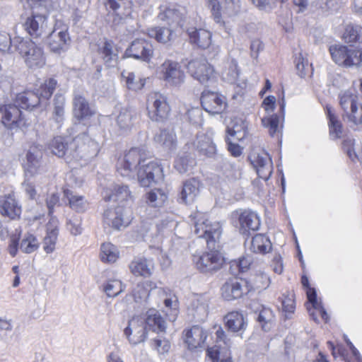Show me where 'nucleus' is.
Wrapping results in <instances>:
<instances>
[{"label": "nucleus", "instance_id": "f257e3e1", "mask_svg": "<svg viewBox=\"0 0 362 362\" xmlns=\"http://www.w3.org/2000/svg\"><path fill=\"white\" fill-rule=\"evenodd\" d=\"M57 86V81L54 78L46 79L42 84L34 90H25L17 95L16 103L19 108L32 110L41 105L46 106Z\"/></svg>", "mask_w": 362, "mask_h": 362}, {"label": "nucleus", "instance_id": "f03ea898", "mask_svg": "<svg viewBox=\"0 0 362 362\" xmlns=\"http://www.w3.org/2000/svg\"><path fill=\"white\" fill-rule=\"evenodd\" d=\"M9 47H13L22 57L26 66L33 70L42 68L45 65V57L42 47L28 38L19 36L11 38Z\"/></svg>", "mask_w": 362, "mask_h": 362}, {"label": "nucleus", "instance_id": "7ed1b4c3", "mask_svg": "<svg viewBox=\"0 0 362 362\" xmlns=\"http://www.w3.org/2000/svg\"><path fill=\"white\" fill-rule=\"evenodd\" d=\"M187 69L189 74L205 87H216L218 81V74L206 59H196L190 61Z\"/></svg>", "mask_w": 362, "mask_h": 362}, {"label": "nucleus", "instance_id": "20e7f679", "mask_svg": "<svg viewBox=\"0 0 362 362\" xmlns=\"http://www.w3.org/2000/svg\"><path fill=\"white\" fill-rule=\"evenodd\" d=\"M339 105L344 111L343 118L354 124L362 122V105L358 103V97L354 89L341 91L339 95Z\"/></svg>", "mask_w": 362, "mask_h": 362}, {"label": "nucleus", "instance_id": "39448f33", "mask_svg": "<svg viewBox=\"0 0 362 362\" xmlns=\"http://www.w3.org/2000/svg\"><path fill=\"white\" fill-rule=\"evenodd\" d=\"M146 153L140 148H132L117 163V173L122 177H134L137 167L146 162Z\"/></svg>", "mask_w": 362, "mask_h": 362}, {"label": "nucleus", "instance_id": "423d86ee", "mask_svg": "<svg viewBox=\"0 0 362 362\" xmlns=\"http://www.w3.org/2000/svg\"><path fill=\"white\" fill-rule=\"evenodd\" d=\"M79 137L74 139L69 144L65 142L63 137H54L49 144V149L51 152L58 157H64L67 163L72 161H78L81 159L83 156L81 155V150L78 146Z\"/></svg>", "mask_w": 362, "mask_h": 362}, {"label": "nucleus", "instance_id": "0eeeda50", "mask_svg": "<svg viewBox=\"0 0 362 362\" xmlns=\"http://www.w3.org/2000/svg\"><path fill=\"white\" fill-rule=\"evenodd\" d=\"M329 50L333 61L339 66H362L361 48L354 49L346 45H334L330 46Z\"/></svg>", "mask_w": 362, "mask_h": 362}, {"label": "nucleus", "instance_id": "6e6552de", "mask_svg": "<svg viewBox=\"0 0 362 362\" xmlns=\"http://www.w3.org/2000/svg\"><path fill=\"white\" fill-rule=\"evenodd\" d=\"M216 344L207 349V355L213 362H233L230 348L231 339L221 327L215 332Z\"/></svg>", "mask_w": 362, "mask_h": 362}, {"label": "nucleus", "instance_id": "1a4fd4ad", "mask_svg": "<svg viewBox=\"0 0 362 362\" xmlns=\"http://www.w3.org/2000/svg\"><path fill=\"white\" fill-rule=\"evenodd\" d=\"M146 109L148 117L155 122L165 121L170 111L166 98L159 93H152L148 95Z\"/></svg>", "mask_w": 362, "mask_h": 362}, {"label": "nucleus", "instance_id": "9d476101", "mask_svg": "<svg viewBox=\"0 0 362 362\" xmlns=\"http://www.w3.org/2000/svg\"><path fill=\"white\" fill-rule=\"evenodd\" d=\"M194 218H198L194 222V233L198 238H203L206 240L209 247L219 239L221 230L218 223H211L202 214L197 213Z\"/></svg>", "mask_w": 362, "mask_h": 362}, {"label": "nucleus", "instance_id": "9b49d317", "mask_svg": "<svg viewBox=\"0 0 362 362\" xmlns=\"http://www.w3.org/2000/svg\"><path fill=\"white\" fill-rule=\"evenodd\" d=\"M193 262L199 272L212 274L222 267L224 258L218 250H211L201 255H194Z\"/></svg>", "mask_w": 362, "mask_h": 362}, {"label": "nucleus", "instance_id": "f8f14e48", "mask_svg": "<svg viewBox=\"0 0 362 362\" xmlns=\"http://www.w3.org/2000/svg\"><path fill=\"white\" fill-rule=\"evenodd\" d=\"M137 177L141 186L144 187H149L152 183H158L163 180V167L158 160L146 161L138 169Z\"/></svg>", "mask_w": 362, "mask_h": 362}, {"label": "nucleus", "instance_id": "ddd939ff", "mask_svg": "<svg viewBox=\"0 0 362 362\" xmlns=\"http://www.w3.org/2000/svg\"><path fill=\"white\" fill-rule=\"evenodd\" d=\"M160 74L165 84L170 87H180L185 80V74L175 62L165 60L160 66Z\"/></svg>", "mask_w": 362, "mask_h": 362}, {"label": "nucleus", "instance_id": "4468645a", "mask_svg": "<svg viewBox=\"0 0 362 362\" xmlns=\"http://www.w3.org/2000/svg\"><path fill=\"white\" fill-rule=\"evenodd\" d=\"M132 218L131 211L123 206L108 209L103 214L104 222L117 230L126 228L130 223Z\"/></svg>", "mask_w": 362, "mask_h": 362}, {"label": "nucleus", "instance_id": "2eb2a0df", "mask_svg": "<svg viewBox=\"0 0 362 362\" xmlns=\"http://www.w3.org/2000/svg\"><path fill=\"white\" fill-rule=\"evenodd\" d=\"M71 42L68 28L66 25L62 28L55 27L48 37V46L50 51L57 54L66 52L70 47Z\"/></svg>", "mask_w": 362, "mask_h": 362}, {"label": "nucleus", "instance_id": "dca6fc26", "mask_svg": "<svg viewBox=\"0 0 362 362\" xmlns=\"http://www.w3.org/2000/svg\"><path fill=\"white\" fill-rule=\"evenodd\" d=\"M211 12L214 21L221 25L223 24L221 11L228 17L237 16L241 10L240 0H224L219 4L217 0L211 1Z\"/></svg>", "mask_w": 362, "mask_h": 362}, {"label": "nucleus", "instance_id": "f3484780", "mask_svg": "<svg viewBox=\"0 0 362 362\" xmlns=\"http://www.w3.org/2000/svg\"><path fill=\"white\" fill-rule=\"evenodd\" d=\"M124 334L131 344L137 345L145 341L147 335L144 317L136 315L132 317Z\"/></svg>", "mask_w": 362, "mask_h": 362}, {"label": "nucleus", "instance_id": "a211bd4d", "mask_svg": "<svg viewBox=\"0 0 362 362\" xmlns=\"http://www.w3.org/2000/svg\"><path fill=\"white\" fill-rule=\"evenodd\" d=\"M0 119L5 127L13 129L25 124L21 110L16 104H8L0 107Z\"/></svg>", "mask_w": 362, "mask_h": 362}, {"label": "nucleus", "instance_id": "6ab92c4d", "mask_svg": "<svg viewBox=\"0 0 362 362\" xmlns=\"http://www.w3.org/2000/svg\"><path fill=\"white\" fill-rule=\"evenodd\" d=\"M248 158L258 177L265 181L268 180L273 172V163L269 154L265 151L252 153Z\"/></svg>", "mask_w": 362, "mask_h": 362}, {"label": "nucleus", "instance_id": "aec40b11", "mask_svg": "<svg viewBox=\"0 0 362 362\" xmlns=\"http://www.w3.org/2000/svg\"><path fill=\"white\" fill-rule=\"evenodd\" d=\"M201 104L205 111L212 115L221 114L226 106L223 95L207 89L202 93Z\"/></svg>", "mask_w": 362, "mask_h": 362}, {"label": "nucleus", "instance_id": "412c9836", "mask_svg": "<svg viewBox=\"0 0 362 362\" xmlns=\"http://www.w3.org/2000/svg\"><path fill=\"white\" fill-rule=\"evenodd\" d=\"M153 54L152 45L144 39L134 40L124 52V56L148 62Z\"/></svg>", "mask_w": 362, "mask_h": 362}, {"label": "nucleus", "instance_id": "4be33fe9", "mask_svg": "<svg viewBox=\"0 0 362 362\" xmlns=\"http://www.w3.org/2000/svg\"><path fill=\"white\" fill-rule=\"evenodd\" d=\"M251 288L245 280L232 279L222 286L221 293L225 300H232L247 294Z\"/></svg>", "mask_w": 362, "mask_h": 362}, {"label": "nucleus", "instance_id": "5701e85b", "mask_svg": "<svg viewBox=\"0 0 362 362\" xmlns=\"http://www.w3.org/2000/svg\"><path fill=\"white\" fill-rule=\"evenodd\" d=\"M193 145L200 156L215 158L217 154L216 146L214 143L213 134L211 132L197 134Z\"/></svg>", "mask_w": 362, "mask_h": 362}, {"label": "nucleus", "instance_id": "b1692460", "mask_svg": "<svg viewBox=\"0 0 362 362\" xmlns=\"http://www.w3.org/2000/svg\"><path fill=\"white\" fill-rule=\"evenodd\" d=\"M21 206L13 192L0 196V214L10 219L19 218L21 214Z\"/></svg>", "mask_w": 362, "mask_h": 362}, {"label": "nucleus", "instance_id": "393cba45", "mask_svg": "<svg viewBox=\"0 0 362 362\" xmlns=\"http://www.w3.org/2000/svg\"><path fill=\"white\" fill-rule=\"evenodd\" d=\"M200 182L195 178L186 180L179 194L178 202L186 205L194 203L199 194Z\"/></svg>", "mask_w": 362, "mask_h": 362}, {"label": "nucleus", "instance_id": "a878e982", "mask_svg": "<svg viewBox=\"0 0 362 362\" xmlns=\"http://www.w3.org/2000/svg\"><path fill=\"white\" fill-rule=\"evenodd\" d=\"M104 4L109 13L120 19L130 16L134 5L132 0H106Z\"/></svg>", "mask_w": 362, "mask_h": 362}, {"label": "nucleus", "instance_id": "bb28decb", "mask_svg": "<svg viewBox=\"0 0 362 362\" xmlns=\"http://www.w3.org/2000/svg\"><path fill=\"white\" fill-rule=\"evenodd\" d=\"M240 232L243 235L249 233L250 230H257L260 226L258 215L251 211H244L239 216Z\"/></svg>", "mask_w": 362, "mask_h": 362}, {"label": "nucleus", "instance_id": "cd10ccee", "mask_svg": "<svg viewBox=\"0 0 362 362\" xmlns=\"http://www.w3.org/2000/svg\"><path fill=\"white\" fill-rule=\"evenodd\" d=\"M73 106L74 115L78 120L89 118L95 113L86 99L79 93L74 95Z\"/></svg>", "mask_w": 362, "mask_h": 362}, {"label": "nucleus", "instance_id": "c85d7f7f", "mask_svg": "<svg viewBox=\"0 0 362 362\" xmlns=\"http://www.w3.org/2000/svg\"><path fill=\"white\" fill-rule=\"evenodd\" d=\"M144 325L152 331L160 333L165 332L167 324L161 314L156 309H149L146 313Z\"/></svg>", "mask_w": 362, "mask_h": 362}, {"label": "nucleus", "instance_id": "c756f323", "mask_svg": "<svg viewBox=\"0 0 362 362\" xmlns=\"http://www.w3.org/2000/svg\"><path fill=\"white\" fill-rule=\"evenodd\" d=\"M159 16L161 20H168L170 23H175L183 27L186 18V9L183 6L173 5L167 8Z\"/></svg>", "mask_w": 362, "mask_h": 362}, {"label": "nucleus", "instance_id": "7c9ffc66", "mask_svg": "<svg viewBox=\"0 0 362 362\" xmlns=\"http://www.w3.org/2000/svg\"><path fill=\"white\" fill-rule=\"evenodd\" d=\"M207 337V333L199 326H193L185 334V342L190 349L202 347Z\"/></svg>", "mask_w": 362, "mask_h": 362}, {"label": "nucleus", "instance_id": "2f4dec72", "mask_svg": "<svg viewBox=\"0 0 362 362\" xmlns=\"http://www.w3.org/2000/svg\"><path fill=\"white\" fill-rule=\"evenodd\" d=\"M189 40L202 49H206L211 43V34L205 29L189 28L187 30Z\"/></svg>", "mask_w": 362, "mask_h": 362}, {"label": "nucleus", "instance_id": "473e14b6", "mask_svg": "<svg viewBox=\"0 0 362 362\" xmlns=\"http://www.w3.org/2000/svg\"><path fill=\"white\" fill-rule=\"evenodd\" d=\"M45 18L42 15H33L28 17L23 26L33 38H38L43 33V24Z\"/></svg>", "mask_w": 362, "mask_h": 362}, {"label": "nucleus", "instance_id": "72a5a7b5", "mask_svg": "<svg viewBox=\"0 0 362 362\" xmlns=\"http://www.w3.org/2000/svg\"><path fill=\"white\" fill-rule=\"evenodd\" d=\"M224 321L228 330L233 332L244 331L247 327V322L241 313L232 311L224 317Z\"/></svg>", "mask_w": 362, "mask_h": 362}, {"label": "nucleus", "instance_id": "f704fd0d", "mask_svg": "<svg viewBox=\"0 0 362 362\" xmlns=\"http://www.w3.org/2000/svg\"><path fill=\"white\" fill-rule=\"evenodd\" d=\"M129 269L135 276L147 277L152 274L153 263L152 260L146 258H136L130 263Z\"/></svg>", "mask_w": 362, "mask_h": 362}, {"label": "nucleus", "instance_id": "c9c22d12", "mask_svg": "<svg viewBox=\"0 0 362 362\" xmlns=\"http://www.w3.org/2000/svg\"><path fill=\"white\" fill-rule=\"evenodd\" d=\"M301 283L304 287L307 288V296L309 302L312 304L313 309L321 317L325 320L327 321L328 315L324 308L322 306L320 303L317 300V293L315 288L309 286L308 279L303 276L301 279Z\"/></svg>", "mask_w": 362, "mask_h": 362}, {"label": "nucleus", "instance_id": "e433bc0d", "mask_svg": "<svg viewBox=\"0 0 362 362\" xmlns=\"http://www.w3.org/2000/svg\"><path fill=\"white\" fill-rule=\"evenodd\" d=\"M157 288L155 283L146 281L138 283L132 290V296L136 303L146 302L151 291Z\"/></svg>", "mask_w": 362, "mask_h": 362}, {"label": "nucleus", "instance_id": "4c0bfd02", "mask_svg": "<svg viewBox=\"0 0 362 362\" xmlns=\"http://www.w3.org/2000/svg\"><path fill=\"white\" fill-rule=\"evenodd\" d=\"M99 54L106 66L114 67L117 65L118 53L117 49L114 48V43L112 41L106 40L99 49Z\"/></svg>", "mask_w": 362, "mask_h": 362}, {"label": "nucleus", "instance_id": "58836bf2", "mask_svg": "<svg viewBox=\"0 0 362 362\" xmlns=\"http://www.w3.org/2000/svg\"><path fill=\"white\" fill-rule=\"evenodd\" d=\"M343 39L351 45H356L362 47V27L354 24L347 25L343 33Z\"/></svg>", "mask_w": 362, "mask_h": 362}, {"label": "nucleus", "instance_id": "ea45409f", "mask_svg": "<svg viewBox=\"0 0 362 362\" xmlns=\"http://www.w3.org/2000/svg\"><path fill=\"white\" fill-rule=\"evenodd\" d=\"M272 249L269 239L263 234H256L250 242V250L254 253L265 254Z\"/></svg>", "mask_w": 362, "mask_h": 362}, {"label": "nucleus", "instance_id": "a19ab883", "mask_svg": "<svg viewBox=\"0 0 362 362\" xmlns=\"http://www.w3.org/2000/svg\"><path fill=\"white\" fill-rule=\"evenodd\" d=\"M154 140L168 151H173L176 148V136L173 132L162 129L155 136Z\"/></svg>", "mask_w": 362, "mask_h": 362}, {"label": "nucleus", "instance_id": "79ce46f5", "mask_svg": "<svg viewBox=\"0 0 362 362\" xmlns=\"http://www.w3.org/2000/svg\"><path fill=\"white\" fill-rule=\"evenodd\" d=\"M64 195L68 199L70 207L78 212H84L88 207V202L84 197L74 194L69 189L64 190Z\"/></svg>", "mask_w": 362, "mask_h": 362}, {"label": "nucleus", "instance_id": "37998d69", "mask_svg": "<svg viewBox=\"0 0 362 362\" xmlns=\"http://www.w3.org/2000/svg\"><path fill=\"white\" fill-rule=\"evenodd\" d=\"M122 76L124 78L126 86L129 90L138 91L141 90L146 81V78L141 76H136L134 72L122 73Z\"/></svg>", "mask_w": 362, "mask_h": 362}, {"label": "nucleus", "instance_id": "c03bdc74", "mask_svg": "<svg viewBox=\"0 0 362 362\" xmlns=\"http://www.w3.org/2000/svg\"><path fill=\"white\" fill-rule=\"evenodd\" d=\"M148 35L160 43L170 42L173 37V31L165 27H153L148 30Z\"/></svg>", "mask_w": 362, "mask_h": 362}, {"label": "nucleus", "instance_id": "a18cd8bd", "mask_svg": "<svg viewBox=\"0 0 362 362\" xmlns=\"http://www.w3.org/2000/svg\"><path fill=\"white\" fill-rule=\"evenodd\" d=\"M146 202L152 207H160L166 202V194L160 189H154L146 194Z\"/></svg>", "mask_w": 362, "mask_h": 362}, {"label": "nucleus", "instance_id": "49530a36", "mask_svg": "<svg viewBox=\"0 0 362 362\" xmlns=\"http://www.w3.org/2000/svg\"><path fill=\"white\" fill-rule=\"evenodd\" d=\"M132 199L131 192L127 185H117L114 187L113 192L105 198L107 201L114 200L115 202H122L129 201Z\"/></svg>", "mask_w": 362, "mask_h": 362}, {"label": "nucleus", "instance_id": "de8ad7c7", "mask_svg": "<svg viewBox=\"0 0 362 362\" xmlns=\"http://www.w3.org/2000/svg\"><path fill=\"white\" fill-rule=\"evenodd\" d=\"M118 255L117 249L114 245L110 243L102 244L100 256L103 262H115L118 258Z\"/></svg>", "mask_w": 362, "mask_h": 362}, {"label": "nucleus", "instance_id": "09e8293b", "mask_svg": "<svg viewBox=\"0 0 362 362\" xmlns=\"http://www.w3.org/2000/svg\"><path fill=\"white\" fill-rule=\"evenodd\" d=\"M124 290V286L119 279H110L103 286V291L109 298L117 296Z\"/></svg>", "mask_w": 362, "mask_h": 362}, {"label": "nucleus", "instance_id": "8fccbe9b", "mask_svg": "<svg viewBox=\"0 0 362 362\" xmlns=\"http://www.w3.org/2000/svg\"><path fill=\"white\" fill-rule=\"evenodd\" d=\"M194 163V160L189 155H180L175 160L174 168L179 173L183 174L191 170Z\"/></svg>", "mask_w": 362, "mask_h": 362}, {"label": "nucleus", "instance_id": "3c124183", "mask_svg": "<svg viewBox=\"0 0 362 362\" xmlns=\"http://www.w3.org/2000/svg\"><path fill=\"white\" fill-rule=\"evenodd\" d=\"M39 245L37 238L31 233H27L21 240L20 249L23 252L30 254L36 251Z\"/></svg>", "mask_w": 362, "mask_h": 362}, {"label": "nucleus", "instance_id": "603ef678", "mask_svg": "<svg viewBox=\"0 0 362 362\" xmlns=\"http://www.w3.org/2000/svg\"><path fill=\"white\" fill-rule=\"evenodd\" d=\"M327 117L329 118L330 136L334 139L341 137L342 134V125L329 108H327Z\"/></svg>", "mask_w": 362, "mask_h": 362}, {"label": "nucleus", "instance_id": "864d4df0", "mask_svg": "<svg viewBox=\"0 0 362 362\" xmlns=\"http://www.w3.org/2000/svg\"><path fill=\"white\" fill-rule=\"evenodd\" d=\"M135 114L130 110L122 109L117 117V123L121 129H129L133 125Z\"/></svg>", "mask_w": 362, "mask_h": 362}, {"label": "nucleus", "instance_id": "5fc2aeb1", "mask_svg": "<svg viewBox=\"0 0 362 362\" xmlns=\"http://www.w3.org/2000/svg\"><path fill=\"white\" fill-rule=\"evenodd\" d=\"M239 76V70L238 63L235 60H231L228 67L222 73L223 79L230 83H235Z\"/></svg>", "mask_w": 362, "mask_h": 362}, {"label": "nucleus", "instance_id": "6e6d98bb", "mask_svg": "<svg viewBox=\"0 0 362 362\" xmlns=\"http://www.w3.org/2000/svg\"><path fill=\"white\" fill-rule=\"evenodd\" d=\"M273 320V311L269 308H262L258 315L257 320L259 323L262 324V328L264 331H268L270 329V325Z\"/></svg>", "mask_w": 362, "mask_h": 362}, {"label": "nucleus", "instance_id": "4d7b16f0", "mask_svg": "<svg viewBox=\"0 0 362 362\" xmlns=\"http://www.w3.org/2000/svg\"><path fill=\"white\" fill-rule=\"evenodd\" d=\"M262 125L269 129V134L274 136L279 129V117L274 114L262 119Z\"/></svg>", "mask_w": 362, "mask_h": 362}, {"label": "nucleus", "instance_id": "13d9d810", "mask_svg": "<svg viewBox=\"0 0 362 362\" xmlns=\"http://www.w3.org/2000/svg\"><path fill=\"white\" fill-rule=\"evenodd\" d=\"M151 346L156 350L158 354L164 355L169 352L170 344L166 339L155 338L151 341Z\"/></svg>", "mask_w": 362, "mask_h": 362}, {"label": "nucleus", "instance_id": "bf43d9fd", "mask_svg": "<svg viewBox=\"0 0 362 362\" xmlns=\"http://www.w3.org/2000/svg\"><path fill=\"white\" fill-rule=\"evenodd\" d=\"M295 64L298 76L301 78L305 77L310 66L308 60L304 58L301 53H299L298 56L296 57Z\"/></svg>", "mask_w": 362, "mask_h": 362}, {"label": "nucleus", "instance_id": "052dcab7", "mask_svg": "<svg viewBox=\"0 0 362 362\" xmlns=\"http://www.w3.org/2000/svg\"><path fill=\"white\" fill-rule=\"evenodd\" d=\"M81 219L78 217H72L66 223L68 230L74 235H77L81 233Z\"/></svg>", "mask_w": 362, "mask_h": 362}, {"label": "nucleus", "instance_id": "680f3d73", "mask_svg": "<svg viewBox=\"0 0 362 362\" xmlns=\"http://www.w3.org/2000/svg\"><path fill=\"white\" fill-rule=\"evenodd\" d=\"M252 4L260 11L270 12L275 8V0H250Z\"/></svg>", "mask_w": 362, "mask_h": 362}, {"label": "nucleus", "instance_id": "e2e57ef3", "mask_svg": "<svg viewBox=\"0 0 362 362\" xmlns=\"http://www.w3.org/2000/svg\"><path fill=\"white\" fill-rule=\"evenodd\" d=\"M57 237L58 235L54 233L46 234V236L44 238L43 249L47 253H52L54 250Z\"/></svg>", "mask_w": 362, "mask_h": 362}, {"label": "nucleus", "instance_id": "0e129e2a", "mask_svg": "<svg viewBox=\"0 0 362 362\" xmlns=\"http://www.w3.org/2000/svg\"><path fill=\"white\" fill-rule=\"evenodd\" d=\"M164 304L166 309L170 310V314L168 313V310L166 311L169 320L174 321L178 314L177 300H172L170 298H166L164 300Z\"/></svg>", "mask_w": 362, "mask_h": 362}, {"label": "nucleus", "instance_id": "69168bd1", "mask_svg": "<svg viewBox=\"0 0 362 362\" xmlns=\"http://www.w3.org/2000/svg\"><path fill=\"white\" fill-rule=\"evenodd\" d=\"M150 230V226L148 223H142L134 231V238L136 240H144L145 237L148 234Z\"/></svg>", "mask_w": 362, "mask_h": 362}, {"label": "nucleus", "instance_id": "338daca9", "mask_svg": "<svg viewBox=\"0 0 362 362\" xmlns=\"http://www.w3.org/2000/svg\"><path fill=\"white\" fill-rule=\"evenodd\" d=\"M46 204L48 209L49 215L51 216L54 213V208L57 205H59V195L58 193H52L46 199Z\"/></svg>", "mask_w": 362, "mask_h": 362}, {"label": "nucleus", "instance_id": "774afa93", "mask_svg": "<svg viewBox=\"0 0 362 362\" xmlns=\"http://www.w3.org/2000/svg\"><path fill=\"white\" fill-rule=\"evenodd\" d=\"M282 307L284 312L291 314L295 310V301L293 295L284 296L282 300Z\"/></svg>", "mask_w": 362, "mask_h": 362}]
</instances>
